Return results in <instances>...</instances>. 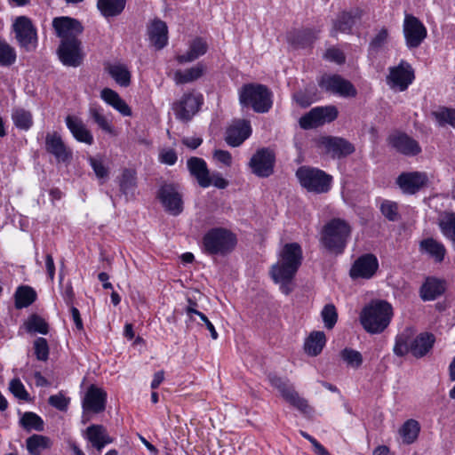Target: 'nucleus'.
Here are the masks:
<instances>
[{
    "label": "nucleus",
    "mask_w": 455,
    "mask_h": 455,
    "mask_svg": "<svg viewBox=\"0 0 455 455\" xmlns=\"http://www.w3.org/2000/svg\"><path fill=\"white\" fill-rule=\"evenodd\" d=\"M36 297V292L32 287L20 285L17 288L14 293L15 307L17 309L28 307L35 302Z\"/></svg>",
    "instance_id": "obj_36"
},
{
    "label": "nucleus",
    "mask_w": 455,
    "mask_h": 455,
    "mask_svg": "<svg viewBox=\"0 0 455 455\" xmlns=\"http://www.w3.org/2000/svg\"><path fill=\"white\" fill-rule=\"evenodd\" d=\"M300 185L309 192L326 193L331 188L332 178L322 170L302 166L296 172Z\"/></svg>",
    "instance_id": "obj_7"
},
{
    "label": "nucleus",
    "mask_w": 455,
    "mask_h": 455,
    "mask_svg": "<svg viewBox=\"0 0 455 455\" xmlns=\"http://www.w3.org/2000/svg\"><path fill=\"white\" fill-rule=\"evenodd\" d=\"M340 356L348 366L359 368L363 363V356L360 352L352 348H345L340 352Z\"/></svg>",
    "instance_id": "obj_49"
},
{
    "label": "nucleus",
    "mask_w": 455,
    "mask_h": 455,
    "mask_svg": "<svg viewBox=\"0 0 455 455\" xmlns=\"http://www.w3.org/2000/svg\"><path fill=\"white\" fill-rule=\"evenodd\" d=\"M35 355L39 361H46L49 356V346L46 339L37 338L34 341Z\"/></svg>",
    "instance_id": "obj_55"
},
{
    "label": "nucleus",
    "mask_w": 455,
    "mask_h": 455,
    "mask_svg": "<svg viewBox=\"0 0 455 455\" xmlns=\"http://www.w3.org/2000/svg\"><path fill=\"white\" fill-rule=\"evenodd\" d=\"M235 243V236L230 231L214 228L204 235L202 248L210 255H225L234 249Z\"/></svg>",
    "instance_id": "obj_6"
},
{
    "label": "nucleus",
    "mask_w": 455,
    "mask_h": 455,
    "mask_svg": "<svg viewBox=\"0 0 455 455\" xmlns=\"http://www.w3.org/2000/svg\"><path fill=\"white\" fill-rule=\"evenodd\" d=\"M380 212L389 221H397L400 218L398 204L390 200H384L380 204Z\"/></svg>",
    "instance_id": "obj_48"
},
{
    "label": "nucleus",
    "mask_w": 455,
    "mask_h": 455,
    "mask_svg": "<svg viewBox=\"0 0 455 455\" xmlns=\"http://www.w3.org/2000/svg\"><path fill=\"white\" fill-rule=\"evenodd\" d=\"M419 250L420 253L427 254L437 263L442 262L446 254L444 245L432 237L421 240L419 244Z\"/></svg>",
    "instance_id": "obj_27"
},
{
    "label": "nucleus",
    "mask_w": 455,
    "mask_h": 455,
    "mask_svg": "<svg viewBox=\"0 0 455 455\" xmlns=\"http://www.w3.org/2000/svg\"><path fill=\"white\" fill-rule=\"evenodd\" d=\"M101 99L124 116H132V109L119 94L110 88H104L100 92Z\"/></svg>",
    "instance_id": "obj_29"
},
{
    "label": "nucleus",
    "mask_w": 455,
    "mask_h": 455,
    "mask_svg": "<svg viewBox=\"0 0 455 455\" xmlns=\"http://www.w3.org/2000/svg\"><path fill=\"white\" fill-rule=\"evenodd\" d=\"M321 315L327 329H332L337 323L338 313L333 304H327L323 307Z\"/></svg>",
    "instance_id": "obj_50"
},
{
    "label": "nucleus",
    "mask_w": 455,
    "mask_h": 455,
    "mask_svg": "<svg viewBox=\"0 0 455 455\" xmlns=\"http://www.w3.org/2000/svg\"><path fill=\"white\" fill-rule=\"evenodd\" d=\"M33 23L27 16H19L12 23V28H34Z\"/></svg>",
    "instance_id": "obj_63"
},
{
    "label": "nucleus",
    "mask_w": 455,
    "mask_h": 455,
    "mask_svg": "<svg viewBox=\"0 0 455 455\" xmlns=\"http://www.w3.org/2000/svg\"><path fill=\"white\" fill-rule=\"evenodd\" d=\"M396 151L406 156H416L421 151L419 144L405 133H395L388 139Z\"/></svg>",
    "instance_id": "obj_22"
},
{
    "label": "nucleus",
    "mask_w": 455,
    "mask_h": 455,
    "mask_svg": "<svg viewBox=\"0 0 455 455\" xmlns=\"http://www.w3.org/2000/svg\"><path fill=\"white\" fill-rule=\"evenodd\" d=\"M442 232L455 245V218L449 219L441 224Z\"/></svg>",
    "instance_id": "obj_59"
},
{
    "label": "nucleus",
    "mask_w": 455,
    "mask_h": 455,
    "mask_svg": "<svg viewBox=\"0 0 455 455\" xmlns=\"http://www.w3.org/2000/svg\"><path fill=\"white\" fill-rule=\"evenodd\" d=\"M414 79L411 67L402 61L397 67L390 68L387 82L392 88H398L403 92L406 90Z\"/></svg>",
    "instance_id": "obj_19"
},
{
    "label": "nucleus",
    "mask_w": 455,
    "mask_h": 455,
    "mask_svg": "<svg viewBox=\"0 0 455 455\" xmlns=\"http://www.w3.org/2000/svg\"><path fill=\"white\" fill-rule=\"evenodd\" d=\"M90 164L98 178L102 179L108 176V172L100 160L91 157Z\"/></svg>",
    "instance_id": "obj_61"
},
{
    "label": "nucleus",
    "mask_w": 455,
    "mask_h": 455,
    "mask_svg": "<svg viewBox=\"0 0 455 455\" xmlns=\"http://www.w3.org/2000/svg\"><path fill=\"white\" fill-rule=\"evenodd\" d=\"M419 431V423L417 420L411 419L402 425L399 429V434L404 443L411 444L417 440Z\"/></svg>",
    "instance_id": "obj_38"
},
{
    "label": "nucleus",
    "mask_w": 455,
    "mask_h": 455,
    "mask_svg": "<svg viewBox=\"0 0 455 455\" xmlns=\"http://www.w3.org/2000/svg\"><path fill=\"white\" fill-rule=\"evenodd\" d=\"M26 328L28 332H38L41 334L48 333V324L41 316L32 315L26 323Z\"/></svg>",
    "instance_id": "obj_47"
},
{
    "label": "nucleus",
    "mask_w": 455,
    "mask_h": 455,
    "mask_svg": "<svg viewBox=\"0 0 455 455\" xmlns=\"http://www.w3.org/2000/svg\"><path fill=\"white\" fill-rule=\"evenodd\" d=\"M150 43L156 49H163L168 42V30H149Z\"/></svg>",
    "instance_id": "obj_52"
},
{
    "label": "nucleus",
    "mask_w": 455,
    "mask_h": 455,
    "mask_svg": "<svg viewBox=\"0 0 455 455\" xmlns=\"http://www.w3.org/2000/svg\"><path fill=\"white\" fill-rule=\"evenodd\" d=\"M187 165L190 174L195 177L202 188H208L212 185L210 172L205 161L199 157H190Z\"/></svg>",
    "instance_id": "obj_23"
},
{
    "label": "nucleus",
    "mask_w": 455,
    "mask_h": 455,
    "mask_svg": "<svg viewBox=\"0 0 455 455\" xmlns=\"http://www.w3.org/2000/svg\"><path fill=\"white\" fill-rule=\"evenodd\" d=\"M434 114L441 125H443L444 124H449L452 127L455 128V110L454 109L445 108L439 112H435Z\"/></svg>",
    "instance_id": "obj_57"
},
{
    "label": "nucleus",
    "mask_w": 455,
    "mask_h": 455,
    "mask_svg": "<svg viewBox=\"0 0 455 455\" xmlns=\"http://www.w3.org/2000/svg\"><path fill=\"white\" fill-rule=\"evenodd\" d=\"M200 105L201 97L188 92L172 104V110L177 119L188 122L199 110Z\"/></svg>",
    "instance_id": "obj_15"
},
{
    "label": "nucleus",
    "mask_w": 455,
    "mask_h": 455,
    "mask_svg": "<svg viewBox=\"0 0 455 455\" xmlns=\"http://www.w3.org/2000/svg\"><path fill=\"white\" fill-rule=\"evenodd\" d=\"M16 60V50L6 41L0 40V67H11Z\"/></svg>",
    "instance_id": "obj_43"
},
{
    "label": "nucleus",
    "mask_w": 455,
    "mask_h": 455,
    "mask_svg": "<svg viewBox=\"0 0 455 455\" xmlns=\"http://www.w3.org/2000/svg\"><path fill=\"white\" fill-rule=\"evenodd\" d=\"M435 343V337L433 334L421 333L413 339L412 355L420 358L426 355L432 348Z\"/></svg>",
    "instance_id": "obj_34"
},
{
    "label": "nucleus",
    "mask_w": 455,
    "mask_h": 455,
    "mask_svg": "<svg viewBox=\"0 0 455 455\" xmlns=\"http://www.w3.org/2000/svg\"><path fill=\"white\" fill-rule=\"evenodd\" d=\"M413 338L409 330H405L396 336L395 344L394 346V353L398 356H403L409 352L412 354Z\"/></svg>",
    "instance_id": "obj_39"
},
{
    "label": "nucleus",
    "mask_w": 455,
    "mask_h": 455,
    "mask_svg": "<svg viewBox=\"0 0 455 455\" xmlns=\"http://www.w3.org/2000/svg\"><path fill=\"white\" fill-rule=\"evenodd\" d=\"M12 118L15 126L21 130H28L33 124L31 113L23 108L14 109L12 114Z\"/></svg>",
    "instance_id": "obj_44"
},
{
    "label": "nucleus",
    "mask_w": 455,
    "mask_h": 455,
    "mask_svg": "<svg viewBox=\"0 0 455 455\" xmlns=\"http://www.w3.org/2000/svg\"><path fill=\"white\" fill-rule=\"evenodd\" d=\"M20 423L27 430L42 431L44 429L43 419L34 412H25L20 419Z\"/></svg>",
    "instance_id": "obj_45"
},
{
    "label": "nucleus",
    "mask_w": 455,
    "mask_h": 455,
    "mask_svg": "<svg viewBox=\"0 0 455 455\" xmlns=\"http://www.w3.org/2000/svg\"><path fill=\"white\" fill-rule=\"evenodd\" d=\"M393 315L392 306L385 300H373L363 307L360 322L367 332L380 333L389 324Z\"/></svg>",
    "instance_id": "obj_3"
},
{
    "label": "nucleus",
    "mask_w": 455,
    "mask_h": 455,
    "mask_svg": "<svg viewBox=\"0 0 455 455\" xmlns=\"http://www.w3.org/2000/svg\"><path fill=\"white\" fill-rule=\"evenodd\" d=\"M363 14V10L358 7L342 11L338 14L334 21V27L335 28H351L354 26H358L360 25Z\"/></svg>",
    "instance_id": "obj_28"
},
{
    "label": "nucleus",
    "mask_w": 455,
    "mask_h": 455,
    "mask_svg": "<svg viewBox=\"0 0 455 455\" xmlns=\"http://www.w3.org/2000/svg\"><path fill=\"white\" fill-rule=\"evenodd\" d=\"M177 159V154L173 149H164L159 154L160 162L168 165H173Z\"/></svg>",
    "instance_id": "obj_60"
},
{
    "label": "nucleus",
    "mask_w": 455,
    "mask_h": 455,
    "mask_svg": "<svg viewBox=\"0 0 455 455\" xmlns=\"http://www.w3.org/2000/svg\"><path fill=\"white\" fill-rule=\"evenodd\" d=\"M403 28H425L424 25L413 15H406Z\"/></svg>",
    "instance_id": "obj_64"
},
{
    "label": "nucleus",
    "mask_w": 455,
    "mask_h": 455,
    "mask_svg": "<svg viewBox=\"0 0 455 455\" xmlns=\"http://www.w3.org/2000/svg\"><path fill=\"white\" fill-rule=\"evenodd\" d=\"M251 133L250 123L245 120L239 121L230 126L226 132V142L231 147L240 146Z\"/></svg>",
    "instance_id": "obj_24"
},
{
    "label": "nucleus",
    "mask_w": 455,
    "mask_h": 455,
    "mask_svg": "<svg viewBox=\"0 0 455 455\" xmlns=\"http://www.w3.org/2000/svg\"><path fill=\"white\" fill-rule=\"evenodd\" d=\"M106 70L116 84L127 87L131 84V73L128 68L121 63L108 64Z\"/></svg>",
    "instance_id": "obj_37"
},
{
    "label": "nucleus",
    "mask_w": 455,
    "mask_h": 455,
    "mask_svg": "<svg viewBox=\"0 0 455 455\" xmlns=\"http://www.w3.org/2000/svg\"><path fill=\"white\" fill-rule=\"evenodd\" d=\"M90 116L99 125L100 129L109 134H115V131L111 124L108 121L105 116L101 113L99 108L92 107L89 110Z\"/></svg>",
    "instance_id": "obj_46"
},
{
    "label": "nucleus",
    "mask_w": 455,
    "mask_h": 455,
    "mask_svg": "<svg viewBox=\"0 0 455 455\" xmlns=\"http://www.w3.org/2000/svg\"><path fill=\"white\" fill-rule=\"evenodd\" d=\"M45 149L54 156L58 162L66 163L72 158V151L65 145L60 135L57 132L46 135Z\"/></svg>",
    "instance_id": "obj_20"
},
{
    "label": "nucleus",
    "mask_w": 455,
    "mask_h": 455,
    "mask_svg": "<svg viewBox=\"0 0 455 455\" xmlns=\"http://www.w3.org/2000/svg\"><path fill=\"white\" fill-rule=\"evenodd\" d=\"M302 249L298 243H286L279 253V260L271 267L270 274L273 280L282 283L281 289L285 294L290 292L287 284L295 276L302 263Z\"/></svg>",
    "instance_id": "obj_1"
},
{
    "label": "nucleus",
    "mask_w": 455,
    "mask_h": 455,
    "mask_svg": "<svg viewBox=\"0 0 455 455\" xmlns=\"http://www.w3.org/2000/svg\"><path fill=\"white\" fill-rule=\"evenodd\" d=\"M66 124L77 141L88 145H92L93 143L92 134L79 117L68 116L66 117Z\"/></svg>",
    "instance_id": "obj_25"
},
{
    "label": "nucleus",
    "mask_w": 455,
    "mask_h": 455,
    "mask_svg": "<svg viewBox=\"0 0 455 455\" xmlns=\"http://www.w3.org/2000/svg\"><path fill=\"white\" fill-rule=\"evenodd\" d=\"M268 379L270 384L280 392L283 399L302 412L307 411L309 409L307 401L299 395L287 379H283L275 375H269Z\"/></svg>",
    "instance_id": "obj_14"
},
{
    "label": "nucleus",
    "mask_w": 455,
    "mask_h": 455,
    "mask_svg": "<svg viewBox=\"0 0 455 455\" xmlns=\"http://www.w3.org/2000/svg\"><path fill=\"white\" fill-rule=\"evenodd\" d=\"M120 190L127 197H133L137 187L135 172L130 169L124 170L120 180Z\"/></svg>",
    "instance_id": "obj_41"
},
{
    "label": "nucleus",
    "mask_w": 455,
    "mask_h": 455,
    "mask_svg": "<svg viewBox=\"0 0 455 455\" xmlns=\"http://www.w3.org/2000/svg\"><path fill=\"white\" fill-rule=\"evenodd\" d=\"M320 145L332 158H343L355 152L354 145L341 137H323Z\"/></svg>",
    "instance_id": "obj_18"
},
{
    "label": "nucleus",
    "mask_w": 455,
    "mask_h": 455,
    "mask_svg": "<svg viewBox=\"0 0 455 455\" xmlns=\"http://www.w3.org/2000/svg\"><path fill=\"white\" fill-rule=\"evenodd\" d=\"M322 91L341 98L355 97L354 84L338 74H323L317 81Z\"/></svg>",
    "instance_id": "obj_8"
},
{
    "label": "nucleus",
    "mask_w": 455,
    "mask_h": 455,
    "mask_svg": "<svg viewBox=\"0 0 455 455\" xmlns=\"http://www.w3.org/2000/svg\"><path fill=\"white\" fill-rule=\"evenodd\" d=\"M86 437L98 451H101L105 445L113 442L112 438L108 435L106 428L101 425H92L88 427L86 429Z\"/></svg>",
    "instance_id": "obj_30"
},
{
    "label": "nucleus",
    "mask_w": 455,
    "mask_h": 455,
    "mask_svg": "<svg viewBox=\"0 0 455 455\" xmlns=\"http://www.w3.org/2000/svg\"><path fill=\"white\" fill-rule=\"evenodd\" d=\"M204 70L205 67L198 63L185 70H176L173 75V80L177 85L192 83L199 79L204 75Z\"/></svg>",
    "instance_id": "obj_33"
},
{
    "label": "nucleus",
    "mask_w": 455,
    "mask_h": 455,
    "mask_svg": "<svg viewBox=\"0 0 455 455\" xmlns=\"http://www.w3.org/2000/svg\"><path fill=\"white\" fill-rule=\"evenodd\" d=\"M445 291L444 282L435 278L428 277L420 289V297L423 300H434L441 296Z\"/></svg>",
    "instance_id": "obj_31"
},
{
    "label": "nucleus",
    "mask_w": 455,
    "mask_h": 455,
    "mask_svg": "<svg viewBox=\"0 0 455 455\" xmlns=\"http://www.w3.org/2000/svg\"><path fill=\"white\" fill-rule=\"evenodd\" d=\"M406 44L410 48L418 47L427 37V30H403Z\"/></svg>",
    "instance_id": "obj_51"
},
{
    "label": "nucleus",
    "mask_w": 455,
    "mask_h": 455,
    "mask_svg": "<svg viewBox=\"0 0 455 455\" xmlns=\"http://www.w3.org/2000/svg\"><path fill=\"white\" fill-rule=\"evenodd\" d=\"M352 233L351 225L340 218L327 221L320 232V244L331 253H343Z\"/></svg>",
    "instance_id": "obj_2"
},
{
    "label": "nucleus",
    "mask_w": 455,
    "mask_h": 455,
    "mask_svg": "<svg viewBox=\"0 0 455 455\" xmlns=\"http://www.w3.org/2000/svg\"><path fill=\"white\" fill-rule=\"evenodd\" d=\"M52 442L50 438L41 435H33L26 441V446L31 455H41L42 451L49 449Z\"/></svg>",
    "instance_id": "obj_40"
},
{
    "label": "nucleus",
    "mask_w": 455,
    "mask_h": 455,
    "mask_svg": "<svg viewBox=\"0 0 455 455\" xmlns=\"http://www.w3.org/2000/svg\"><path fill=\"white\" fill-rule=\"evenodd\" d=\"M326 342L323 331H313L305 341L304 348L307 355L315 356L319 355Z\"/></svg>",
    "instance_id": "obj_35"
},
{
    "label": "nucleus",
    "mask_w": 455,
    "mask_h": 455,
    "mask_svg": "<svg viewBox=\"0 0 455 455\" xmlns=\"http://www.w3.org/2000/svg\"><path fill=\"white\" fill-rule=\"evenodd\" d=\"M9 390L15 397L20 400L28 401L29 399V395L20 379H13L11 380L9 384Z\"/></svg>",
    "instance_id": "obj_54"
},
{
    "label": "nucleus",
    "mask_w": 455,
    "mask_h": 455,
    "mask_svg": "<svg viewBox=\"0 0 455 455\" xmlns=\"http://www.w3.org/2000/svg\"><path fill=\"white\" fill-rule=\"evenodd\" d=\"M323 58L331 62L341 65L345 62L346 57L343 52L338 48H329L323 54Z\"/></svg>",
    "instance_id": "obj_58"
},
{
    "label": "nucleus",
    "mask_w": 455,
    "mask_h": 455,
    "mask_svg": "<svg viewBox=\"0 0 455 455\" xmlns=\"http://www.w3.org/2000/svg\"><path fill=\"white\" fill-rule=\"evenodd\" d=\"M428 182L427 175L422 172H402L395 183L403 194L414 195Z\"/></svg>",
    "instance_id": "obj_16"
},
{
    "label": "nucleus",
    "mask_w": 455,
    "mask_h": 455,
    "mask_svg": "<svg viewBox=\"0 0 455 455\" xmlns=\"http://www.w3.org/2000/svg\"><path fill=\"white\" fill-rule=\"evenodd\" d=\"M213 157L220 163L226 166H230L232 164V156L228 151L218 149L213 153Z\"/></svg>",
    "instance_id": "obj_62"
},
{
    "label": "nucleus",
    "mask_w": 455,
    "mask_h": 455,
    "mask_svg": "<svg viewBox=\"0 0 455 455\" xmlns=\"http://www.w3.org/2000/svg\"><path fill=\"white\" fill-rule=\"evenodd\" d=\"M157 198L171 215L178 216L183 212V196L178 185L164 183L158 189Z\"/></svg>",
    "instance_id": "obj_9"
},
{
    "label": "nucleus",
    "mask_w": 455,
    "mask_h": 455,
    "mask_svg": "<svg viewBox=\"0 0 455 455\" xmlns=\"http://www.w3.org/2000/svg\"><path fill=\"white\" fill-rule=\"evenodd\" d=\"M268 379L270 384L280 392L283 399L302 412L307 411L309 409L307 401L299 395L287 379H283L275 375H269Z\"/></svg>",
    "instance_id": "obj_13"
},
{
    "label": "nucleus",
    "mask_w": 455,
    "mask_h": 455,
    "mask_svg": "<svg viewBox=\"0 0 455 455\" xmlns=\"http://www.w3.org/2000/svg\"><path fill=\"white\" fill-rule=\"evenodd\" d=\"M69 402L70 399L66 397L62 393L51 395L48 399L49 404L61 411H67Z\"/></svg>",
    "instance_id": "obj_56"
},
{
    "label": "nucleus",
    "mask_w": 455,
    "mask_h": 455,
    "mask_svg": "<svg viewBox=\"0 0 455 455\" xmlns=\"http://www.w3.org/2000/svg\"><path fill=\"white\" fill-rule=\"evenodd\" d=\"M239 102L257 113H267L272 108V92L263 84H247L239 90Z\"/></svg>",
    "instance_id": "obj_4"
},
{
    "label": "nucleus",
    "mask_w": 455,
    "mask_h": 455,
    "mask_svg": "<svg viewBox=\"0 0 455 455\" xmlns=\"http://www.w3.org/2000/svg\"><path fill=\"white\" fill-rule=\"evenodd\" d=\"M125 4L126 0H97V9L106 19L120 15Z\"/></svg>",
    "instance_id": "obj_32"
},
{
    "label": "nucleus",
    "mask_w": 455,
    "mask_h": 455,
    "mask_svg": "<svg viewBox=\"0 0 455 455\" xmlns=\"http://www.w3.org/2000/svg\"><path fill=\"white\" fill-rule=\"evenodd\" d=\"M268 379L270 384L280 392L283 399L302 412L307 411L309 409L307 401L299 395L287 379H283L275 375H269Z\"/></svg>",
    "instance_id": "obj_12"
},
{
    "label": "nucleus",
    "mask_w": 455,
    "mask_h": 455,
    "mask_svg": "<svg viewBox=\"0 0 455 455\" xmlns=\"http://www.w3.org/2000/svg\"><path fill=\"white\" fill-rule=\"evenodd\" d=\"M16 39L27 52L34 51L37 45L36 30H15Z\"/></svg>",
    "instance_id": "obj_42"
},
{
    "label": "nucleus",
    "mask_w": 455,
    "mask_h": 455,
    "mask_svg": "<svg viewBox=\"0 0 455 455\" xmlns=\"http://www.w3.org/2000/svg\"><path fill=\"white\" fill-rule=\"evenodd\" d=\"M52 28H82V24L76 19L62 16L53 19Z\"/></svg>",
    "instance_id": "obj_53"
},
{
    "label": "nucleus",
    "mask_w": 455,
    "mask_h": 455,
    "mask_svg": "<svg viewBox=\"0 0 455 455\" xmlns=\"http://www.w3.org/2000/svg\"><path fill=\"white\" fill-rule=\"evenodd\" d=\"M73 31L56 30L57 36L60 38L57 53L63 65L76 68L82 64L84 54L81 42L76 38Z\"/></svg>",
    "instance_id": "obj_5"
},
{
    "label": "nucleus",
    "mask_w": 455,
    "mask_h": 455,
    "mask_svg": "<svg viewBox=\"0 0 455 455\" xmlns=\"http://www.w3.org/2000/svg\"><path fill=\"white\" fill-rule=\"evenodd\" d=\"M107 394L100 388L92 385L83 400V409L84 411H92L99 413L105 410Z\"/></svg>",
    "instance_id": "obj_21"
},
{
    "label": "nucleus",
    "mask_w": 455,
    "mask_h": 455,
    "mask_svg": "<svg viewBox=\"0 0 455 455\" xmlns=\"http://www.w3.org/2000/svg\"><path fill=\"white\" fill-rule=\"evenodd\" d=\"M207 50V42L201 37H196L189 42L188 50L186 53L178 54L176 56V60L180 64L192 62L197 60L199 57L204 55Z\"/></svg>",
    "instance_id": "obj_26"
},
{
    "label": "nucleus",
    "mask_w": 455,
    "mask_h": 455,
    "mask_svg": "<svg viewBox=\"0 0 455 455\" xmlns=\"http://www.w3.org/2000/svg\"><path fill=\"white\" fill-rule=\"evenodd\" d=\"M338 115V108L333 105L316 107L299 118V125L306 130L316 128L334 121Z\"/></svg>",
    "instance_id": "obj_10"
},
{
    "label": "nucleus",
    "mask_w": 455,
    "mask_h": 455,
    "mask_svg": "<svg viewBox=\"0 0 455 455\" xmlns=\"http://www.w3.org/2000/svg\"><path fill=\"white\" fill-rule=\"evenodd\" d=\"M275 155L269 148L258 149L249 162L251 172L259 178H267L274 172Z\"/></svg>",
    "instance_id": "obj_11"
},
{
    "label": "nucleus",
    "mask_w": 455,
    "mask_h": 455,
    "mask_svg": "<svg viewBox=\"0 0 455 455\" xmlns=\"http://www.w3.org/2000/svg\"><path fill=\"white\" fill-rule=\"evenodd\" d=\"M379 268V261L375 255L367 253L360 256L352 265L350 276L355 278H371Z\"/></svg>",
    "instance_id": "obj_17"
}]
</instances>
